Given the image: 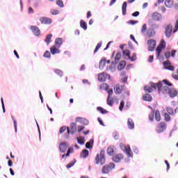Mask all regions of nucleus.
I'll use <instances>...</instances> for the list:
<instances>
[{
	"mask_svg": "<svg viewBox=\"0 0 178 178\" xmlns=\"http://www.w3.org/2000/svg\"><path fill=\"white\" fill-rule=\"evenodd\" d=\"M163 83L161 81L158 83L151 82L150 86H145L144 87V90L145 91V92H152L154 90H156L157 88L159 94H166L168 90V86L169 87H172V84L170 83L169 81L166 79L163 80Z\"/></svg>",
	"mask_w": 178,
	"mask_h": 178,
	"instance_id": "f257e3e1",
	"label": "nucleus"
},
{
	"mask_svg": "<svg viewBox=\"0 0 178 178\" xmlns=\"http://www.w3.org/2000/svg\"><path fill=\"white\" fill-rule=\"evenodd\" d=\"M106 159H105V150H101L100 154H97L95 156V162L97 165H105Z\"/></svg>",
	"mask_w": 178,
	"mask_h": 178,
	"instance_id": "f03ea898",
	"label": "nucleus"
},
{
	"mask_svg": "<svg viewBox=\"0 0 178 178\" xmlns=\"http://www.w3.org/2000/svg\"><path fill=\"white\" fill-rule=\"evenodd\" d=\"M113 169H115V163H110L108 164H106L102 168V173L103 175H109Z\"/></svg>",
	"mask_w": 178,
	"mask_h": 178,
	"instance_id": "7ed1b4c3",
	"label": "nucleus"
},
{
	"mask_svg": "<svg viewBox=\"0 0 178 178\" xmlns=\"http://www.w3.org/2000/svg\"><path fill=\"white\" fill-rule=\"evenodd\" d=\"M165 48H166V42H165V40H161L160 44L156 49V55L157 58H161V53Z\"/></svg>",
	"mask_w": 178,
	"mask_h": 178,
	"instance_id": "20e7f679",
	"label": "nucleus"
},
{
	"mask_svg": "<svg viewBox=\"0 0 178 178\" xmlns=\"http://www.w3.org/2000/svg\"><path fill=\"white\" fill-rule=\"evenodd\" d=\"M148 50L150 52L155 51V48L156 47V41L153 39H150L147 41Z\"/></svg>",
	"mask_w": 178,
	"mask_h": 178,
	"instance_id": "39448f33",
	"label": "nucleus"
},
{
	"mask_svg": "<svg viewBox=\"0 0 178 178\" xmlns=\"http://www.w3.org/2000/svg\"><path fill=\"white\" fill-rule=\"evenodd\" d=\"M76 131H77V127L74 122L71 123L70 127H67V134H74Z\"/></svg>",
	"mask_w": 178,
	"mask_h": 178,
	"instance_id": "423d86ee",
	"label": "nucleus"
},
{
	"mask_svg": "<svg viewBox=\"0 0 178 178\" xmlns=\"http://www.w3.org/2000/svg\"><path fill=\"white\" fill-rule=\"evenodd\" d=\"M39 20H40L41 24H46V25L49 26V24H52V19H51L49 17H41Z\"/></svg>",
	"mask_w": 178,
	"mask_h": 178,
	"instance_id": "0eeeda50",
	"label": "nucleus"
},
{
	"mask_svg": "<svg viewBox=\"0 0 178 178\" xmlns=\"http://www.w3.org/2000/svg\"><path fill=\"white\" fill-rule=\"evenodd\" d=\"M123 158H124V156L123 155V154H115L113 156L112 161L113 162H115V163H118L122 161V159H123Z\"/></svg>",
	"mask_w": 178,
	"mask_h": 178,
	"instance_id": "6e6552de",
	"label": "nucleus"
},
{
	"mask_svg": "<svg viewBox=\"0 0 178 178\" xmlns=\"http://www.w3.org/2000/svg\"><path fill=\"white\" fill-rule=\"evenodd\" d=\"M163 66H164V69H167V70H171L172 72L175 70V67L172 65V63L169 60L164 61Z\"/></svg>",
	"mask_w": 178,
	"mask_h": 178,
	"instance_id": "1a4fd4ad",
	"label": "nucleus"
},
{
	"mask_svg": "<svg viewBox=\"0 0 178 178\" xmlns=\"http://www.w3.org/2000/svg\"><path fill=\"white\" fill-rule=\"evenodd\" d=\"M103 87H105L106 91L108 94V97H112V94H113V89L109 88V86L106 83L102 84L100 88H103Z\"/></svg>",
	"mask_w": 178,
	"mask_h": 178,
	"instance_id": "9d476101",
	"label": "nucleus"
},
{
	"mask_svg": "<svg viewBox=\"0 0 178 178\" xmlns=\"http://www.w3.org/2000/svg\"><path fill=\"white\" fill-rule=\"evenodd\" d=\"M123 88H124V86H121L120 84H116L114 87V92L115 94H122L123 91Z\"/></svg>",
	"mask_w": 178,
	"mask_h": 178,
	"instance_id": "9b49d317",
	"label": "nucleus"
},
{
	"mask_svg": "<svg viewBox=\"0 0 178 178\" xmlns=\"http://www.w3.org/2000/svg\"><path fill=\"white\" fill-rule=\"evenodd\" d=\"M168 90H167V92H168L170 98H175V97H176L178 94L177 90H176V89L175 88H171L169 89V88L168 87Z\"/></svg>",
	"mask_w": 178,
	"mask_h": 178,
	"instance_id": "f8f14e48",
	"label": "nucleus"
},
{
	"mask_svg": "<svg viewBox=\"0 0 178 178\" xmlns=\"http://www.w3.org/2000/svg\"><path fill=\"white\" fill-rule=\"evenodd\" d=\"M31 30L36 37H39L40 34H41V31H40V28H38V26H31Z\"/></svg>",
	"mask_w": 178,
	"mask_h": 178,
	"instance_id": "ddd939ff",
	"label": "nucleus"
},
{
	"mask_svg": "<svg viewBox=\"0 0 178 178\" xmlns=\"http://www.w3.org/2000/svg\"><path fill=\"white\" fill-rule=\"evenodd\" d=\"M108 74L105 72H102L98 74V80L99 81H106L108 79Z\"/></svg>",
	"mask_w": 178,
	"mask_h": 178,
	"instance_id": "4468645a",
	"label": "nucleus"
},
{
	"mask_svg": "<svg viewBox=\"0 0 178 178\" xmlns=\"http://www.w3.org/2000/svg\"><path fill=\"white\" fill-rule=\"evenodd\" d=\"M59 150L63 154H65V152H66V151L67 150V145L66 144V143L63 142V143H60Z\"/></svg>",
	"mask_w": 178,
	"mask_h": 178,
	"instance_id": "2eb2a0df",
	"label": "nucleus"
},
{
	"mask_svg": "<svg viewBox=\"0 0 178 178\" xmlns=\"http://www.w3.org/2000/svg\"><path fill=\"white\" fill-rule=\"evenodd\" d=\"M165 34L168 38H170V35H172V25H168L165 28Z\"/></svg>",
	"mask_w": 178,
	"mask_h": 178,
	"instance_id": "dca6fc26",
	"label": "nucleus"
},
{
	"mask_svg": "<svg viewBox=\"0 0 178 178\" xmlns=\"http://www.w3.org/2000/svg\"><path fill=\"white\" fill-rule=\"evenodd\" d=\"M146 35L147 37H149L150 38V37H154V35H155V30H154V29L150 28L147 31L146 33Z\"/></svg>",
	"mask_w": 178,
	"mask_h": 178,
	"instance_id": "f3484780",
	"label": "nucleus"
},
{
	"mask_svg": "<svg viewBox=\"0 0 178 178\" xmlns=\"http://www.w3.org/2000/svg\"><path fill=\"white\" fill-rule=\"evenodd\" d=\"M130 50L126 49L124 50L122 52V56L124 58V59H130Z\"/></svg>",
	"mask_w": 178,
	"mask_h": 178,
	"instance_id": "a211bd4d",
	"label": "nucleus"
},
{
	"mask_svg": "<svg viewBox=\"0 0 178 178\" xmlns=\"http://www.w3.org/2000/svg\"><path fill=\"white\" fill-rule=\"evenodd\" d=\"M50 51L52 55H55V54H59L60 52V50L58 49H56V46L54 45L50 48Z\"/></svg>",
	"mask_w": 178,
	"mask_h": 178,
	"instance_id": "6ab92c4d",
	"label": "nucleus"
},
{
	"mask_svg": "<svg viewBox=\"0 0 178 178\" xmlns=\"http://www.w3.org/2000/svg\"><path fill=\"white\" fill-rule=\"evenodd\" d=\"M143 101H147V102H151L152 101V96L149 94H145L143 96Z\"/></svg>",
	"mask_w": 178,
	"mask_h": 178,
	"instance_id": "aec40b11",
	"label": "nucleus"
},
{
	"mask_svg": "<svg viewBox=\"0 0 178 178\" xmlns=\"http://www.w3.org/2000/svg\"><path fill=\"white\" fill-rule=\"evenodd\" d=\"M151 17L152 20H154V22H158L160 19L159 14L158 13H154L152 14Z\"/></svg>",
	"mask_w": 178,
	"mask_h": 178,
	"instance_id": "412c9836",
	"label": "nucleus"
},
{
	"mask_svg": "<svg viewBox=\"0 0 178 178\" xmlns=\"http://www.w3.org/2000/svg\"><path fill=\"white\" fill-rule=\"evenodd\" d=\"M124 67H126V61H124V60L120 61L118 66V70H123V69H124Z\"/></svg>",
	"mask_w": 178,
	"mask_h": 178,
	"instance_id": "4be33fe9",
	"label": "nucleus"
},
{
	"mask_svg": "<svg viewBox=\"0 0 178 178\" xmlns=\"http://www.w3.org/2000/svg\"><path fill=\"white\" fill-rule=\"evenodd\" d=\"M158 129L160 130V131H163L164 130H166V123L165 122H160Z\"/></svg>",
	"mask_w": 178,
	"mask_h": 178,
	"instance_id": "5701e85b",
	"label": "nucleus"
},
{
	"mask_svg": "<svg viewBox=\"0 0 178 178\" xmlns=\"http://www.w3.org/2000/svg\"><path fill=\"white\" fill-rule=\"evenodd\" d=\"M107 154L108 155L112 156L115 154V149H113V146H109L107 148Z\"/></svg>",
	"mask_w": 178,
	"mask_h": 178,
	"instance_id": "b1692460",
	"label": "nucleus"
},
{
	"mask_svg": "<svg viewBox=\"0 0 178 178\" xmlns=\"http://www.w3.org/2000/svg\"><path fill=\"white\" fill-rule=\"evenodd\" d=\"M127 124L129 129H134V122H133V120H131V118L128 119Z\"/></svg>",
	"mask_w": 178,
	"mask_h": 178,
	"instance_id": "393cba45",
	"label": "nucleus"
},
{
	"mask_svg": "<svg viewBox=\"0 0 178 178\" xmlns=\"http://www.w3.org/2000/svg\"><path fill=\"white\" fill-rule=\"evenodd\" d=\"M92 145H94V139H90V141L86 144V147L88 149H90V148H92Z\"/></svg>",
	"mask_w": 178,
	"mask_h": 178,
	"instance_id": "a878e982",
	"label": "nucleus"
},
{
	"mask_svg": "<svg viewBox=\"0 0 178 178\" xmlns=\"http://www.w3.org/2000/svg\"><path fill=\"white\" fill-rule=\"evenodd\" d=\"M154 115L156 122H161V113H159V111H156Z\"/></svg>",
	"mask_w": 178,
	"mask_h": 178,
	"instance_id": "bb28decb",
	"label": "nucleus"
},
{
	"mask_svg": "<svg viewBox=\"0 0 178 178\" xmlns=\"http://www.w3.org/2000/svg\"><path fill=\"white\" fill-rule=\"evenodd\" d=\"M165 5L167 8H172L173 6V0H165Z\"/></svg>",
	"mask_w": 178,
	"mask_h": 178,
	"instance_id": "cd10ccee",
	"label": "nucleus"
},
{
	"mask_svg": "<svg viewBox=\"0 0 178 178\" xmlns=\"http://www.w3.org/2000/svg\"><path fill=\"white\" fill-rule=\"evenodd\" d=\"M62 43H63V40H62V38H58L56 39V40H55V44H56V45H57V47H58V48L60 47V45H62Z\"/></svg>",
	"mask_w": 178,
	"mask_h": 178,
	"instance_id": "c85d7f7f",
	"label": "nucleus"
},
{
	"mask_svg": "<svg viewBox=\"0 0 178 178\" xmlns=\"http://www.w3.org/2000/svg\"><path fill=\"white\" fill-rule=\"evenodd\" d=\"M124 152H126L128 156H133V152H131V149L130 148L129 145H127V149Z\"/></svg>",
	"mask_w": 178,
	"mask_h": 178,
	"instance_id": "c756f323",
	"label": "nucleus"
},
{
	"mask_svg": "<svg viewBox=\"0 0 178 178\" xmlns=\"http://www.w3.org/2000/svg\"><path fill=\"white\" fill-rule=\"evenodd\" d=\"M122 15H123L124 16H125V15H126V13H127L126 10H127V2H124V3H122Z\"/></svg>",
	"mask_w": 178,
	"mask_h": 178,
	"instance_id": "7c9ffc66",
	"label": "nucleus"
},
{
	"mask_svg": "<svg viewBox=\"0 0 178 178\" xmlns=\"http://www.w3.org/2000/svg\"><path fill=\"white\" fill-rule=\"evenodd\" d=\"M52 38V34H49L47 35L46 39H45V42L47 44V45H49L51 44V41Z\"/></svg>",
	"mask_w": 178,
	"mask_h": 178,
	"instance_id": "2f4dec72",
	"label": "nucleus"
},
{
	"mask_svg": "<svg viewBox=\"0 0 178 178\" xmlns=\"http://www.w3.org/2000/svg\"><path fill=\"white\" fill-rule=\"evenodd\" d=\"M89 155V152L87 149H83L82 150V152L81 154V156H82V158H87V156H88Z\"/></svg>",
	"mask_w": 178,
	"mask_h": 178,
	"instance_id": "473e14b6",
	"label": "nucleus"
},
{
	"mask_svg": "<svg viewBox=\"0 0 178 178\" xmlns=\"http://www.w3.org/2000/svg\"><path fill=\"white\" fill-rule=\"evenodd\" d=\"M105 65H106V60H105V59L101 60L99 63V69H104V66H105Z\"/></svg>",
	"mask_w": 178,
	"mask_h": 178,
	"instance_id": "72a5a7b5",
	"label": "nucleus"
},
{
	"mask_svg": "<svg viewBox=\"0 0 178 178\" xmlns=\"http://www.w3.org/2000/svg\"><path fill=\"white\" fill-rule=\"evenodd\" d=\"M80 26H81V29H83V30H87V23H86V22H84V20H81Z\"/></svg>",
	"mask_w": 178,
	"mask_h": 178,
	"instance_id": "f704fd0d",
	"label": "nucleus"
},
{
	"mask_svg": "<svg viewBox=\"0 0 178 178\" xmlns=\"http://www.w3.org/2000/svg\"><path fill=\"white\" fill-rule=\"evenodd\" d=\"M122 58V54L117 53L115 57V63H118L119 60H120V58Z\"/></svg>",
	"mask_w": 178,
	"mask_h": 178,
	"instance_id": "c9c22d12",
	"label": "nucleus"
},
{
	"mask_svg": "<svg viewBox=\"0 0 178 178\" xmlns=\"http://www.w3.org/2000/svg\"><path fill=\"white\" fill-rule=\"evenodd\" d=\"M113 99H112V97H107V104L109 105L110 106H112L113 105Z\"/></svg>",
	"mask_w": 178,
	"mask_h": 178,
	"instance_id": "e433bc0d",
	"label": "nucleus"
},
{
	"mask_svg": "<svg viewBox=\"0 0 178 178\" xmlns=\"http://www.w3.org/2000/svg\"><path fill=\"white\" fill-rule=\"evenodd\" d=\"M76 140L78 141V144H80L81 145H83L84 143H86L83 137L77 138Z\"/></svg>",
	"mask_w": 178,
	"mask_h": 178,
	"instance_id": "4c0bfd02",
	"label": "nucleus"
},
{
	"mask_svg": "<svg viewBox=\"0 0 178 178\" xmlns=\"http://www.w3.org/2000/svg\"><path fill=\"white\" fill-rule=\"evenodd\" d=\"M97 110L98 111V112H100V113H102V114L108 113V111L105 110L102 107H97Z\"/></svg>",
	"mask_w": 178,
	"mask_h": 178,
	"instance_id": "58836bf2",
	"label": "nucleus"
},
{
	"mask_svg": "<svg viewBox=\"0 0 178 178\" xmlns=\"http://www.w3.org/2000/svg\"><path fill=\"white\" fill-rule=\"evenodd\" d=\"M54 72L56 73V74H57L60 77H62V76H63V72H62V70H58V69L55 70Z\"/></svg>",
	"mask_w": 178,
	"mask_h": 178,
	"instance_id": "ea45409f",
	"label": "nucleus"
},
{
	"mask_svg": "<svg viewBox=\"0 0 178 178\" xmlns=\"http://www.w3.org/2000/svg\"><path fill=\"white\" fill-rule=\"evenodd\" d=\"M72 151H73V149H72V148L70 147V148L68 149L67 152V154H63V155L62 156V158H63V159H65V156H70V153L72 152Z\"/></svg>",
	"mask_w": 178,
	"mask_h": 178,
	"instance_id": "a19ab883",
	"label": "nucleus"
},
{
	"mask_svg": "<svg viewBox=\"0 0 178 178\" xmlns=\"http://www.w3.org/2000/svg\"><path fill=\"white\" fill-rule=\"evenodd\" d=\"M56 5H58V6H59L60 8H63L65 6L62 0H57Z\"/></svg>",
	"mask_w": 178,
	"mask_h": 178,
	"instance_id": "79ce46f5",
	"label": "nucleus"
},
{
	"mask_svg": "<svg viewBox=\"0 0 178 178\" xmlns=\"http://www.w3.org/2000/svg\"><path fill=\"white\" fill-rule=\"evenodd\" d=\"M13 120V124L15 129V133L17 131V122L16 120L13 118V116H11Z\"/></svg>",
	"mask_w": 178,
	"mask_h": 178,
	"instance_id": "37998d69",
	"label": "nucleus"
},
{
	"mask_svg": "<svg viewBox=\"0 0 178 178\" xmlns=\"http://www.w3.org/2000/svg\"><path fill=\"white\" fill-rule=\"evenodd\" d=\"M102 45V42H99L97 44V45L96 46V47L95 49L94 54H96V52H98V50L99 49V48H101Z\"/></svg>",
	"mask_w": 178,
	"mask_h": 178,
	"instance_id": "c03bdc74",
	"label": "nucleus"
},
{
	"mask_svg": "<svg viewBox=\"0 0 178 178\" xmlns=\"http://www.w3.org/2000/svg\"><path fill=\"white\" fill-rule=\"evenodd\" d=\"M102 45V42H99L97 44V45L96 46V47L95 49L94 54H96V52H98V50L99 49V48H101Z\"/></svg>",
	"mask_w": 178,
	"mask_h": 178,
	"instance_id": "a18cd8bd",
	"label": "nucleus"
},
{
	"mask_svg": "<svg viewBox=\"0 0 178 178\" xmlns=\"http://www.w3.org/2000/svg\"><path fill=\"white\" fill-rule=\"evenodd\" d=\"M145 31H147V24H144L141 29L142 34H145Z\"/></svg>",
	"mask_w": 178,
	"mask_h": 178,
	"instance_id": "49530a36",
	"label": "nucleus"
},
{
	"mask_svg": "<svg viewBox=\"0 0 178 178\" xmlns=\"http://www.w3.org/2000/svg\"><path fill=\"white\" fill-rule=\"evenodd\" d=\"M130 60L131 62H134V60H137V55L136 54V53H134L132 56L130 57Z\"/></svg>",
	"mask_w": 178,
	"mask_h": 178,
	"instance_id": "de8ad7c7",
	"label": "nucleus"
},
{
	"mask_svg": "<svg viewBox=\"0 0 178 178\" xmlns=\"http://www.w3.org/2000/svg\"><path fill=\"white\" fill-rule=\"evenodd\" d=\"M166 111L169 115H173L174 113L173 108H172V107H167Z\"/></svg>",
	"mask_w": 178,
	"mask_h": 178,
	"instance_id": "09e8293b",
	"label": "nucleus"
},
{
	"mask_svg": "<svg viewBox=\"0 0 178 178\" xmlns=\"http://www.w3.org/2000/svg\"><path fill=\"white\" fill-rule=\"evenodd\" d=\"M164 119H165V122H170V115H169V114L165 113L164 114Z\"/></svg>",
	"mask_w": 178,
	"mask_h": 178,
	"instance_id": "8fccbe9b",
	"label": "nucleus"
},
{
	"mask_svg": "<svg viewBox=\"0 0 178 178\" xmlns=\"http://www.w3.org/2000/svg\"><path fill=\"white\" fill-rule=\"evenodd\" d=\"M50 13H51V15H56L59 13V11L58 10L51 9Z\"/></svg>",
	"mask_w": 178,
	"mask_h": 178,
	"instance_id": "3c124183",
	"label": "nucleus"
},
{
	"mask_svg": "<svg viewBox=\"0 0 178 178\" xmlns=\"http://www.w3.org/2000/svg\"><path fill=\"white\" fill-rule=\"evenodd\" d=\"M155 114V110L151 112L150 115H149V120L152 121L154 120V115Z\"/></svg>",
	"mask_w": 178,
	"mask_h": 178,
	"instance_id": "603ef678",
	"label": "nucleus"
},
{
	"mask_svg": "<svg viewBox=\"0 0 178 178\" xmlns=\"http://www.w3.org/2000/svg\"><path fill=\"white\" fill-rule=\"evenodd\" d=\"M44 58H51V53L49 51H46L43 55Z\"/></svg>",
	"mask_w": 178,
	"mask_h": 178,
	"instance_id": "864d4df0",
	"label": "nucleus"
},
{
	"mask_svg": "<svg viewBox=\"0 0 178 178\" xmlns=\"http://www.w3.org/2000/svg\"><path fill=\"white\" fill-rule=\"evenodd\" d=\"M124 107V101L122 100L120 102V107H119V109L120 111H123V108Z\"/></svg>",
	"mask_w": 178,
	"mask_h": 178,
	"instance_id": "5fc2aeb1",
	"label": "nucleus"
},
{
	"mask_svg": "<svg viewBox=\"0 0 178 178\" xmlns=\"http://www.w3.org/2000/svg\"><path fill=\"white\" fill-rule=\"evenodd\" d=\"M120 147L121 149H122V151H124V152H125V150L127 149V146L124 145V144H123V143H121V144L120 145Z\"/></svg>",
	"mask_w": 178,
	"mask_h": 178,
	"instance_id": "6e6d98bb",
	"label": "nucleus"
},
{
	"mask_svg": "<svg viewBox=\"0 0 178 178\" xmlns=\"http://www.w3.org/2000/svg\"><path fill=\"white\" fill-rule=\"evenodd\" d=\"M66 131V127H62L60 129V134H62L63 133H65Z\"/></svg>",
	"mask_w": 178,
	"mask_h": 178,
	"instance_id": "4d7b16f0",
	"label": "nucleus"
},
{
	"mask_svg": "<svg viewBox=\"0 0 178 178\" xmlns=\"http://www.w3.org/2000/svg\"><path fill=\"white\" fill-rule=\"evenodd\" d=\"M84 129H85L84 126H79L78 127L79 133H80V131H83V130H84Z\"/></svg>",
	"mask_w": 178,
	"mask_h": 178,
	"instance_id": "13d9d810",
	"label": "nucleus"
},
{
	"mask_svg": "<svg viewBox=\"0 0 178 178\" xmlns=\"http://www.w3.org/2000/svg\"><path fill=\"white\" fill-rule=\"evenodd\" d=\"M140 15V12H138V11H136L135 13H134L133 14H132V16L134 17H137V16H139Z\"/></svg>",
	"mask_w": 178,
	"mask_h": 178,
	"instance_id": "bf43d9fd",
	"label": "nucleus"
},
{
	"mask_svg": "<svg viewBox=\"0 0 178 178\" xmlns=\"http://www.w3.org/2000/svg\"><path fill=\"white\" fill-rule=\"evenodd\" d=\"M74 165V162H71L67 165V169H70V168H72V166Z\"/></svg>",
	"mask_w": 178,
	"mask_h": 178,
	"instance_id": "052dcab7",
	"label": "nucleus"
},
{
	"mask_svg": "<svg viewBox=\"0 0 178 178\" xmlns=\"http://www.w3.org/2000/svg\"><path fill=\"white\" fill-rule=\"evenodd\" d=\"M97 120H98L99 123L101 124V126H105V124H104V122L102 121V120H101L100 118H98Z\"/></svg>",
	"mask_w": 178,
	"mask_h": 178,
	"instance_id": "680f3d73",
	"label": "nucleus"
},
{
	"mask_svg": "<svg viewBox=\"0 0 178 178\" xmlns=\"http://www.w3.org/2000/svg\"><path fill=\"white\" fill-rule=\"evenodd\" d=\"M165 58H170V51H167L165 53Z\"/></svg>",
	"mask_w": 178,
	"mask_h": 178,
	"instance_id": "e2e57ef3",
	"label": "nucleus"
},
{
	"mask_svg": "<svg viewBox=\"0 0 178 178\" xmlns=\"http://www.w3.org/2000/svg\"><path fill=\"white\" fill-rule=\"evenodd\" d=\"M154 60V56H149L148 62L150 63Z\"/></svg>",
	"mask_w": 178,
	"mask_h": 178,
	"instance_id": "0e129e2a",
	"label": "nucleus"
},
{
	"mask_svg": "<svg viewBox=\"0 0 178 178\" xmlns=\"http://www.w3.org/2000/svg\"><path fill=\"white\" fill-rule=\"evenodd\" d=\"M175 29L176 30L174 31V33H176V31L178 30V19L176 21Z\"/></svg>",
	"mask_w": 178,
	"mask_h": 178,
	"instance_id": "69168bd1",
	"label": "nucleus"
},
{
	"mask_svg": "<svg viewBox=\"0 0 178 178\" xmlns=\"http://www.w3.org/2000/svg\"><path fill=\"white\" fill-rule=\"evenodd\" d=\"M130 24H137L138 23V21H134V20H131L129 21Z\"/></svg>",
	"mask_w": 178,
	"mask_h": 178,
	"instance_id": "338daca9",
	"label": "nucleus"
},
{
	"mask_svg": "<svg viewBox=\"0 0 178 178\" xmlns=\"http://www.w3.org/2000/svg\"><path fill=\"white\" fill-rule=\"evenodd\" d=\"M172 77L173 79H175V80H178V75L176 74H172Z\"/></svg>",
	"mask_w": 178,
	"mask_h": 178,
	"instance_id": "774afa93",
	"label": "nucleus"
}]
</instances>
